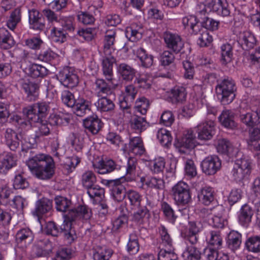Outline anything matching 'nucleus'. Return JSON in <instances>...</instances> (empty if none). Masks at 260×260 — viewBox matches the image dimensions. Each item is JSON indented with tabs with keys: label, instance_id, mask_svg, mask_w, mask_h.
Instances as JSON below:
<instances>
[{
	"label": "nucleus",
	"instance_id": "nucleus-1",
	"mask_svg": "<svg viewBox=\"0 0 260 260\" xmlns=\"http://www.w3.org/2000/svg\"><path fill=\"white\" fill-rule=\"evenodd\" d=\"M48 110V106L45 103L35 104L23 109L22 112L25 119L16 114L13 115L11 119L13 122L17 124L19 128L24 131L30 129L35 124L39 123L36 136L40 137L47 136L50 132L49 123L44 120L43 118L47 115Z\"/></svg>",
	"mask_w": 260,
	"mask_h": 260
},
{
	"label": "nucleus",
	"instance_id": "nucleus-2",
	"mask_svg": "<svg viewBox=\"0 0 260 260\" xmlns=\"http://www.w3.org/2000/svg\"><path fill=\"white\" fill-rule=\"evenodd\" d=\"M91 216V210L85 205L70 210L69 214L64 216V220L59 229L52 221L46 223L45 229L48 235L57 236L60 230L64 233L68 242L71 243L77 238L75 229L72 227L74 220L76 218L88 219Z\"/></svg>",
	"mask_w": 260,
	"mask_h": 260
},
{
	"label": "nucleus",
	"instance_id": "nucleus-3",
	"mask_svg": "<svg viewBox=\"0 0 260 260\" xmlns=\"http://www.w3.org/2000/svg\"><path fill=\"white\" fill-rule=\"evenodd\" d=\"M26 164L31 173L39 179H49L54 174V162L53 158L48 155L36 154L29 158Z\"/></svg>",
	"mask_w": 260,
	"mask_h": 260
},
{
	"label": "nucleus",
	"instance_id": "nucleus-4",
	"mask_svg": "<svg viewBox=\"0 0 260 260\" xmlns=\"http://www.w3.org/2000/svg\"><path fill=\"white\" fill-rule=\"evenodd\" d=\"M235 83L232 80L224 79L216 87V92L218 99L223 105H228L235 98Z\"/></svg>",
	"mask_w": 260,
	"mask_h": 260
},
{
	"label": "nucleus",
	"instance_id": "nucleus-5",
	"mask_svg": "<svg viewBox=\"0 0 260 260\" xmlns=\"http://www.w3.org/2000/svg\"><path fill=\"white\" fill-rule=\"evenodd\" d=\"M172 193L173 199L178 205L187 204L191 200L189 187L183 181H180L174 186Z\"/></svg>",
	"mask_w": 260,
	"mask_h": 260
},
{
	"label": "nucleus",
	"instance_id": "nucleus-6",
	"mask_svg": "<svg viewBox=\"0 0 260 260\" xmlns=\"http://www.w3.org/2000/svg\"><path fill=\"white\" fill-rule=\"evenodd\" d=\"M215 129L214 121L208 119L199 123L194 127V131L198 134V139L203 141L211 139L215 134Z\"/></svg>",
	"mask_w": 260,
	"mask_h": 260
},
{
	"label": "nucleus",
	"instance_id": "nucleus-7",
	"mask_svg": "<svg viewBox=\"0 0 260 260\" xmlns=\"http://www.w3.org/2000/svg\"><path fill=\"white\" fill-rule=\"evenodd\" d=\"M196 137L193 131L188 129L184 132L181 138L176 136L175 145L180 151L184 152V148L192 149L196 146Z\"/></svg>",
	"mask_w": 260,
	"mask_h": 260
},
{
	"label": "nucleus",
	"instance_id": "nucleus-8",
	"mask_svg": "<svg viewBox=\"0 0 260 260\" xmlns=\"http://www.w3.org/2000/svg\"><path fill=\"white\" fill-rule=\"evenodd\" d=\"M221 162L216 155H210L205 158L201 164L203 172L208 175L215 174L220 170Z\"/></svg>",
	"mask_w": 260,
	"mask_h": 260
},
{
	"label": "nucleus",
	"instance_id": "nucleus-9",
	"mask_svg": "<svg viewBox=\"0 0 260 260\" xmlns=\"http://www.w3.org/2000/svg\"><path fill=\"white\" fill-rule=\"evenodd\" d=\"M122 150L125 153L133 155H141L145 152L143 141L139 137L131 138L128 144L125 145Z\"/></svg>",
	"mask_w": 260,
	"mask_h": 260
},
{
	"label": "nucleus",
	"instance_id": "nucleus-10",
	"mask_svg": "<svg viewBox=\"0 0 260 260\" xmlns=\"http://www.w3.org/2000/svg\"><path fill=\"white\" fill-rule=\"evenodd\" d=\"M137 93V89L133 85H128L125 87L124 92L119 98L120 107L125 112L128 113V108L136 97Z\"/></svg>",
	"mask_w": 260,
	"mask_h": 260
},
{
	"label": "nucleus",
	"instance_id": "nucleus-11",
	"mask_svg": "<svg viewBox=\"0 0 260 260\" xmlns=\"http://www.w3.org/2000/svg\"><path fill=\"white\" fill-rule=\"evenodd\" d=\"M164 38L167 46L174 52L178 53L184 46L183 42L178 34L170 31L164 33Z\"/></svg>",
	"mask_w": 260,
	"mask_h": 260
},
{
	"label": "nucleus",
	"instance_id": "nucleus-12",
	"mask_svg": "<svg viewBox=\"0 0 260 260\" xmlns=\"http://www.w3.org/2000/svg\"><path fill=\"white\" fill-rule=\"evenodd\" d=\"M28 13L30 28L34 30L43 29L45 25V21L42 14L35 8L29 9Z\"/></svg>",
	"mask_w": 260,
	"mask_h": 260
},
{
	"label": "nucleus",
	"instance_id": "nucleus-13",
	"mask_svg": "<svg viewBox=\"0 0 260 260\" xmlns=\"http://www.w3.org/2000/svg\"><path fill=\"white\" fill-rule=\"evenodd\" d=\"M58 79L64 86L69 88L76 86L79 82L77 75L68 69H65L60 72L58 76Z\"/></svg>",
	"mask_w": 260,
	"mask_h": 260
},
{
	"label": "nucleus",
	"instance_id": "nucleus-14",
	"mask_svg": "<svg viewBox=\"0 0 260 260\" xmlns=\"http://www.w3.org/2000/svg\"><path fill=\"white\" fill-rule=\"evenodd\" d=\"M209 5L211 12H215L218 15L226 17L230 14L226 0H211Z\"/></svg>",
	"mask_w": 260,
	"mask_h": 260
},
{
	"label": "nucleus",
	"instance_id": "nucleus-15",
	"mask_svg": "<svg viewBox=\"0 0 260 260\" xmlns=\"http://www.w3.org/2000/svg\"><path fill=\"white\" fill-rule=\"evenodd\" d=\"M115 62V59L111 55L103 54L102 70L103 74L108 81H112L113 80V65Z\"/></svg>",
	"mask_w": 260,
	"mask_h": 260
},
{
	"label": "nucleus",
	"instance_id": "nucleus-16",
	"mask_svg": "<svg viewBox=\"0 0 260 260\" xmlns=\"http://www.w3.org/2000/svg\"><path fill=\"white\" fill-rule=\"evenodd\" d=\"M236 115L232 110H224L218 117L219 121L225 127L234 128L237 126L235 121Z\"/></svg>",
	"mask_w": 260,
	"mask_h": 260
},
{
	"label": "nucleus",
	"instance_id": "nucleus-17",
	"mask_svg": "<svg viewBox=\"0 0 260 260\" xmlns=\"http://www.w3.org/2000/svg\"><path fill=\"white\" fill-rule=\"evenodd\" d=\"M91 103L83 96H80L72 107L74 112L79 116H82L90 110Z\"/></svg>",
	"mask_w": 260,
	"mask_h": 260
},
{
	"label": "nucleus",
	"instance_id": "nucleus-18",
	"mask_svg": "<svg viewBox=\"0 0 260 260\" xmlns=\"http://www.w3.org/2000/svg\"><path fill=\"white\" fill-rule=\"evenodd\" d=\"M52 243L48 239L40 241L33 248L37 256L43 257L48 255L52 250Z\"/></svg>",
	"mask_w": 260,
	"mask_h": 260
},
{
	"label": "nucleus",
	"instance_id": "nucleus-19",
	"mask_svg": "<svg viewBox=\"0 0 260 260\" xmlns=\"http://www.w3.org/2000/svg\"><path fill=\"white\" fill-rule=\"evenodd\" d=\"M83 123L84 127L93 134H97L102 127L101 121L95 115L87 117Z\"/></svg>",
	"mask_w": 260,
	"mask_h": 260
},
{
	"label": "nucleus",
	"instance_id": "nucleus-20",
	"mask_svg": "<svg viewBox=\"0 0 260 260\" xmlns=\"http://www.w3.org/2000/svg\"><path fill=\"white\" fill-rule=\"evenodd\" d=\"M206 241L208 245L212 247V249H220L223 243V239L218 231H211L206 233ZM209 249H211L210 248Z\"/></svg>",
	"mask_w": 260,
	"mask_h": 260
},
{
	"label": "nucleus",
	"instance_id": "nucleus-21",
	"mask_svg": "<svg viewBox=\"0 0 260 260\" xmlns=\"http://www.w3.org/2000/svg\"><path fill=\"white\" fill-rule=\"evenodd\" d=\"M16 158L10 153L0 154V173H5L16 165Z\"/></svg>",
	"mask_w": 260,
	"mask_h": 260
},
{
	"label": "nucleus",
	"instance_id": "nucleus-22",
	"mask_svg": "<svg viewBox=\"0 0 260 260\" xmlns=\"http://www.w3.org/2000/svg\"><path fill=\"white\" fill-rule=\"evenodd\" d=\"M182 22L186 29L191 30L192 32L195 35L199 34L201 31V24L197 18L193 15L184 17Z\"/></svg>",
	"mask_w": 260,
	"mask_h": 260
},
{
	"label": "nucleus",
	"instance_id": "nucleus-23",
	"mask_svg": "<svg viewBox=\"0 0 260 260\" xmlns=\"http://www.w3.org/2000/svg\"><path fill=\"white\" fill-rule=\"evenodd\" d=\"M203 229V224L200 221H190L188 223V240L191 244L197 242V235Z\"/></svg>",
	"mask_w": 260,
	"mask_h": 260
},
{
	"label": "nucleus",
	"instance_id": "nucleus-24",
	"mask_svg": "<svg viewBox=\"0 0 260 260\" xmlns=\"http://www.w3.org/2000/svg\"><path fill=\"white\" fill-rule=\"evenodd\" d=\"M5 141L7 146L15 151L19 146V135L11 128H7L5 134Z\"/></svg>",
	"mask_w": 260,
	"mask_h": 260
},
{
	"label": "nucleus",
	"instance_id": "nucleus-25",
	"mask_svg": "<svg viewBox=\"0 0 260 260\" xmlns=\"http://www.w3.org/2000/svg\"><path fill=\"white\" fill-rule=\"evenodd\" d=\"M126 37L132 42H136L142 37V28L141 25L132 24L126 28Z\"/></svg>",
	"mask_w": 260,
	"mask_h": 260
},
{
	"label": "nucleus",
	"instance_id": "nucleus-26",
	"mask_svg": "<svg viewBox=\"0 0 260 260\" xmlns=\"http://www.w3.org/2000/svg\"><path fill=\"white\" fill-rule=\"evenodd\" d=\"M133 52L140 60L142 66L145 68H149L152 66L153 63V56L146 53L144 49L139 48L133 50Z\"/></svg>",
	"mask_w": 260,
	"mask_h": 260
},
{
	"label": "nucleus",
	"instance_id": "nucleus-27",
	"mask_svg": "<svg viewBox=\"0 0 260 260\" xmlns=\"http://www.w3.org/2000/svg\"><path fill=\"white\" fill-rule=\"evenodd\" d=\"M15 42L10 34L5 28H0V46L4 49H8L14 46Z\"/></svg>",
	"mask_w": 260,
	"mask_h": 260
},
{
	"label": "nucleus",
	"instance_id": "nucleus-28",
	"mask_svg": "<svg viewBox=\"0 0 260 260\" xmlns=\"http://www.w3.org/2000/svg\"><path fill=\"white\" fill-rule=\"evenodd\" d=\"M205 102L203 99H196L193 104L189 103L185 105L182 109V114L184 117H190L193 116L197 108H201Z\"/></svg>",
	"mask_w": 260,
	"mask_h": 260
},
{
	"label": "nucleus",
	"instance_id": "nucleus-29",
	"mask_svg": "<svg viewBox=\"0 0 260 260\" xmlns=\"http://www.w3.org/2000/svg\"><path fill=\"white\" fill-rule=\"evenodd\" d=\"M94 170L100 174H105L111 172L116 169L115 162L112 160H108L106 162L99 161L93 165Z\"/></svg>",
	"mask_w": 260,
	"mask_h": 260
},
{
	"label": "nucleus",
	"instance_id": "nucleus-30",
	"mask_svg": "<svg viewBox=\"0 0 260 260\" xmlns=\"http://www.w3.org/2000/svg\"><path fill=\"white\" fill-rule=\"evenodd\" d=\"M242 243V235L237 231H231L228 236L226 244L233 251L239 248Z\"/></svg>",
	"mask_w": 260,
	"mask_h": 260
},
{
	"label": "nucleus",
	"instance_id": "nucleus-31",
	"mask_svg": "<svg viewBox=\"0 0 260 260\" xmlns=\"http://www.w3.org/2000/svg\"><path fill=\"white\" fill-rule=\"evenodd\" d=\"M22 87L30 101H34L38 95L37 85L29 80H24Z\"/></svg>",
	"mask_w": 260,
	"mask_h": 260
},
{
	"label": "nucleus",
	"instance_id": "nucleus-32",
	"mask_svg": "<svg viewBox=\"0 0 260 260\" xmlns=\"http://www.w3.org/2000/svg\"><path fill=\"white\" fill-rule=\"evenodd\" d=\"M139 168L137 166V162L135 158H129L127 160V167L126 168V175L127 180L132 181L136 179V176L139 175L138 173Z\"/></svg>",
	"mask_w": 260,
	"mask_h": 260
},
{
	"label": "nucleus",
	"instance_id": "nucleus-33",
	"mask_svg": "<svg viewBox=\"0 0 260 260\" xmlns=\"http://www.w3.org/2000/svg\"><path fill=\"white\" fill-rule=\"evenodd\" d=\"M117 71L122 78L126 81H131L136 74V71L125 63L120 64L117 67Z\"/></svg>",
	"mask_w": 260,
	"mask_h": 260
},
{
	"label": "nucleus",
	"instance_id": "nucleus-34",
	"mask_svg": "<svg viewBox=\"0 0 260 260\" xmlns=\"http://www.w3.org/2000/svg\"><path fill=\"white\" fill-rule=\"evenodd\" d=\"M169 97L173 103L182 102L186 98L185 89L183 87H175L171 89Z\"/></svg>",
	"mask_w": 260,
	"mask_h": 260
},
{
	"label": "nucleus",
	"instance_id": "nucleus-35",
	"mask_svg": "<svg viewBox=\"0 0 260 260\" xmlns=\"http://www.w3.org/2000/svg\"><path fill=\"white\" fill-rule=\"evenodd\" d=\"M52 208V203L50 200L43 199L36 203L35 211L33 214L40 216L46 212L50 211Z\"/></svg>",
	"mask_w": 260,
	"mask_h": 260
},
{
	"label": "nucleus",
	"instance_id": "nucleus-36",
	"mask_svg": "<svg viewBox=\"0 0 260 260\" xmlns=\"http://www.w3.org/2000/svg\"><path fill=\"white\" fill-rule=\"evenodd\" d=\"M198 198L204 205H210L214 199V191L212 188L209 187L203 188L198 194Z\"/></svg>",
	"mask_w": 260,
	"mask_h": 260
},
{
	"label": "nucleus",
	"instance_id": "nucleus-37",
	"mask_svg": "<svg viewBox=\"0 0 260 260\" xmlns=\"http://www.w3.org/2000/svg\"><path fill=\"white\" fill-rule=\"evenodd\" d=\"M214 210L215 213L216 211H218L220 213L214 215L212 217L213 225L217 228H223L228 224L226 218L222 216L224 210L221 206H217Z\"/></svg>",
	"mask_w": 260,
	"mask_h": 260
},
{
	"label": "nucleus",
	"instance_id": "nucleus-38",
	"mask_svg": "<svg viewBox=\"0 0 260 260\" xmlns=\"http://www.w3.org/2000/svg\"><path fill=\"white\" fill-rule=\"evenodd\" d=\"M152 81L153 78L149 74H141L136 77L135 83L140 88L148 89L151 85Z\"/></svg>",
	"mask_w": 260,
	"mask_h": 260
},
{
	"label": "nucleus",
	"instance_id": "nucleus-39",
	"mask_svg": "<svg viewBox=\"0 0 260 260\" xmlns=\"http://www.w3.org/2000/svg\"><path fill=\"white\" fill-rule=\"evenodd\" d=\"M68 141L77 152H80L82 149L84 145V139L81 135L74 133L70 134Z\"/></svg>",
	"mask_w": 260,
	"mask_h": 260
},
{
	"label": "nucleus",
	"instance_id": "nucleus-40",
	"mask_svg": "<svg viewBox=\"0 0 260 260\" xmlns=\"http://www.w3.org/2000/svg\"><path fill=\"white\" fill-rule=\"evenodd\" d=\"M94 104L97 109L101 112L110 111L114 108V104L112 101L106 96H102Z\"/></svg>",
	"mask_w": 260,
	"mask_h": 260
},
{
	"label": "nucleus",
	"instance_id": "nucleus-41",
	"mask_svg": "<svg viewBox=\"0 0 260 260\" xmlns=\"http://www.w3.org/2000/svg\"><path fill=\"white\" fill-rule=\"evenodd\" d=\"M95 90L98 96H105L110 92V86L102 79H98L95 83Z\"/></svg>",
	"mask_w": 260,
	"mask_h": 260
},
{
	"label": "nucleus",
	"instance_id": "nucleus-42",
	"mask_svg": "<svg viewBox=\"0 0 260 260\" xmlns=\"http://www.w3.org/2000/svg\"><path fill=\"white\" fill-rule=\"evenodd\" d=\"M221 61L222 64H226L232 60V47L229 44H223L221 46Z\"/></svg>",
	"mask_w": 260,
	"mask_h": 260
},
{
	"label": "nucleus",
	"instance_id": "nucleus-43",
	"mask_svg": "<svg viewBox=\"0 0 260 260\" xmlns=\"http://www.w3.org/2000/svg\"><path fill=\"white\" fill-rule=\"evenodd\" d=\"M125 196L128 199L130 204L134 207H139L141 206L142 197L137 191L132 189L128 190L125 192Z\"/></svg>",
	"mask_w": 260,
	"mask_h": 260
},
{
	"label": "nucleus",
	"instance_id": "nucleus-44",
	"mask_svg": "<svg viewBox=\"0 0 260 260\" xmlns=\"http://www.w3.org/2000/svg\"><path fill=\"white\" fill-rule=\"evenodd\" d=\"M243 167L242 159H237L235 163L232 171L233 176L236 181H242L244 179V169Z\"/></svg>",
	"mask_w": 260,
	"mask_h": 260
},
{
	"label": "nucleus",
	"instance_id": "nucleus-45",
	"mask_svg": "<svg viewBox=\"0 0 260 260\" xmlns=\"http://www.w3.org/2000/svg\"><path fill=\"white\" fill-rule=\"evenodd\" d=\"M81 181L84 187L87 189L94 185L97 180L95 174L92 171H87L83 174Z\"/></svg>",
	"mask_w": 260,
	"mask_h": 260
},
{
	"label": "nucleus",
	"instance_id": "nucleus-46",
	"mask_svg": "<svg viewBox=\"0 0 260 260\" xmlns=\"http://www.w3.org/2000/svg\"><path fill=\"white\" fill-rule=\"evenodd\" d=\"M47 71L46 68L38 64H31L28 69V74L33 78L43 76L47 74Z\"/></svg>",
	"mask_w": 260,
	"mask_h": 260
},
{
	"label": "nucleus",
	"instance_id": "nucleus-47",
	"mask_svg": "<svg viewBox=\"0 0 260 260\" xmlns=\"http://www.w3.org/2000/svg\"><path fill=\"white\" fill-rule=\"evenodd\" d=\"M182 256L184 260H199L200 253L193 246H188L183 252Z\"/></svg>",
	"mask_w": 260,
	"mask_h": 260
},
{
	"label": "nucleus",
	"instance_id": "nucleus-48",
	"mask_svg": "<svg viewBox=\"0 0 260 260\" xmlns=\"http://www.w3.org/2000/svg\"><path fill=\"white\" fill-rule=\"evenodd\" d=\"M21 12L19 9H15L11 14L7 22V25L11 30H13L20 21Z\"/></svg>",
	"mask_w": 260,
	"mask_h": 260
},
{
	"label": "nucleus",
	"instance_id": "nucleus-49",
	"mask_svg": "<svg viewBox=\"0 0 260 260\" xmlns=\"http://www.w3.org/2000/svg\"><path fill=\"white\" fill-rule=\"evenodd\" d=\"M51 37L52 41L61 44L66 41L67 34L61 28L54 27L51 30Z\"/></svg>",
	"mask_w": 260,
	"mask_h": 260
},
{
	"label": "nucleus",
	"instance_id": "nucleus-50",
	"mask_svg": "<svg viewBox=\"0 0 260 260\" xmlns=\"http://www.w3.org/2000/svg\"><path fill=\"white\" fill-rule=\"evenodd\" d=\"M200 36L198 40V44L201 47H205L210 44L213 41L212 37L209 34L207 30L201 27Z\"/></svg>",
	"mask_w": 260,
	"mask_h": 260
},
{
	"label": "nucleus",
	"instance_id": "nucleus-51",
	"mask_svg": "<svg viewBox=\"0 0 260 260\" xmlns=\"http://www.w3.org/2000/svg\"><path fill=\"white\" fill-rule=\"evenodd\" d=\"M161 210L167 219V220L174 224L177 218V216L175 215L174 211L171 206L166 202H163L161 204Z\"/></svg>",
	"mask_w": 260,
	"mask_h": 260
},
{
	"label": "nucleus",
	"instance_id": "nucleus-52",
	"mask_svg": "<svg viewBox=\"0 0 260 260\" xmlns=\"http://www.w3.org/2000/svg\"><path fill=\"white\" fill-rule=\"evenodd\" d=\"M149 107V102L144 97L138 99L135 103V111L140 114L144 115L146 113Z\"/></svg>",
	"mask_w": 260,
	"mask_h": 260
},
{
	"label": "nucleus",
	"instance_id": "nucleus-53",
	"mask_svg": "<svg viewBox=\"0 0 260 260\" xmlns=\"http://www.w3.org/2000/svg\"><path fill=\"white\" fill-rule=\"evenodd\" d=\"M216 149L218 153L230 155L232 147L231 143L225 139L218 140L216 144Z\"/></svg>",
	"mask_w": 260,
	"mask_h": 260
},
{
	"label": "nucleus",
	"instance_id": "nucleus-54",
	"mask_svg": "<svg viewBox=\"0 0 260 260\" xmlns=\"http://www.w3.org/2000/svg\"><path fill=\"white\" fill-rule=\"evenodd\" d=\"M249 251L257 252L260 251V237L254 236L248 238L245 243Z\"/></svg>",
	"mask_w": 260,
	"mask_h": 260
},
{
	"label": "nucleus",
	"instance_id": "nucleus-55",
	"mask_svg": "<svg viewBox=\"0 0 260 260\" xmlns=\"http://www.w3.org/2000/svg\"><path fill=\"white\" fill-rule=\"evenodd\" d=\"M140 181L143 185L145 183L148 187L151 188H160L163 186L162 180L155 177L149 178L146 180L144 177H141L140 178Z\"/></svg>",
	"mask_w": 260,
	"mask_h": 260
},
{
	"label": "nucleus",
	"instance_id": "nucleus-56",
	"mask_svg": "<svg viewBox=\"0 0 260 260\" xmlns=\"http://www.w3.org/2000/svg\"><path fill=\"white\" fill-rule=\"evenodd\" d=\"M48 122L50 125L59 126L64 123H67L68 121L63 117L62 113H53L50 114L48 119Z\"/></svg>",
	"mask_w": 260,
	"mask_h": 260
},
{
	"label": "nucleus",
	"instance_id": "nucleus-57",
	"mask_svg": "<svg viewBox=\"0 0 260 260\" xmlns=\"http://www.w3.org/2000/svg\"><path fill=\"white\" fill-rule=\"evenodd\" d=\"M157 138L160 143L164 146L170 144L172 140L170 132L165 128H161L157 132Z\"/></svg>",
	"mask_w": 260,
	"mask_h": 260
},
{
	"label": "nucleus",
	"instance_id": "nucleus-58",
	"mask_svg": "<svg viewBox=\"0 0 260 260\" xmlns=\"http://www.w3.org/2000/svg\"><path fill=\"white\" fill-rule=\"evenodd\" d=\"M159 234L161 239V244L166 248H172L173 244L172 240L164 226L161 225L160 226Z\"/></svg>",
	"mask_w": 260,
	"mask_h": 260
},
{
	"label": "nucleus",
	"instance_id": "nucleus-59",
	"mask_svg": "<svg viewBox=\"0 0 260 260\" xmlns=\"http://www.w3.org/2000/svg\"><path fill=\"white\" fill-rule=\"evenodd\" d=\"M56 209L61 212H66L71 205V201L63 197H57L55 199Z\"/></svg>",
	"mask_w": 260,
	"mask_h": 260
},
{
	"label": "nucleus",
	"instance_id": "nucleus-60",
	"mask_svg": "<svg viewBox=\"0 0 260 260\" xmlns=\"http://www.w3.org/2000/svg\"><path fill=\"white\" fill-rule=\"evenodd\" d=\"M149 211L147 208L145 207H141L137 211L135 212L133 214V220L141 223L145 218L149 216Z\"/></svg>",
	"mask_w": 260,
	"mask_h": 260
},
{
	"label": "nucleus",
	"instance_id": "nucleus-61",
	"mask_svg": "<svg viewBox=\"0 0 260 260\" xmlns=\"http://www.w3.org/2000/svg\"><path fill=\"white\" fill-rule=\"evenodd\" d=\"M168 250L162 248L158 254V260H177V256L173 252L172 248H168Z\"/></svg>",
	"mask_w": 260,
	"mask_h": 260
},
{
	"label": "nucleus",
	"instance_id": "nucleus-62",
	"mask_svg": "<svg viewBox=\"0 0 260 260\" xmlns=\"http://www.w3.org/2000/svg\"><path fill=\"white\" fill-rule=\"evenodd\" d=\"M207 256L209 260H230L226 253L218 252L215 249H209Z\"/></svg>",
	"mask_w": 260,
	"mask_h": 260
},
{
	"label": "nucleus",
	"instance_id": "nucleus-63",
	"mask_svg": "<svg viewBox=\"0 0 260 260\" xmlns=\"http://www.w3.org/2000/svg\"><path fill=\"white\" fill-rule=\"evenodd\" d=\"M146 121L143 117L135 116L131 120V126L134 129L142 131L146 128Z\"/></svg>",
	"mask_w": 260,
	"mask_h": 260
},
{
	"label": "nucleus",
	"instance_id": "nucleus-64",
	"mask_svg": "<svg viewBox=\"0 0 260 260\" xmlns=\"http://www.w3.org/2000/svg\"><path fill=\"white\" fill-rule=\"evenodd\" d=\"M113 251L111 249L105 248L94 254L95 260H111Z\"/></svg>",
	"mask_w": 260,
	"mask_h": 260
}]
</instances>
